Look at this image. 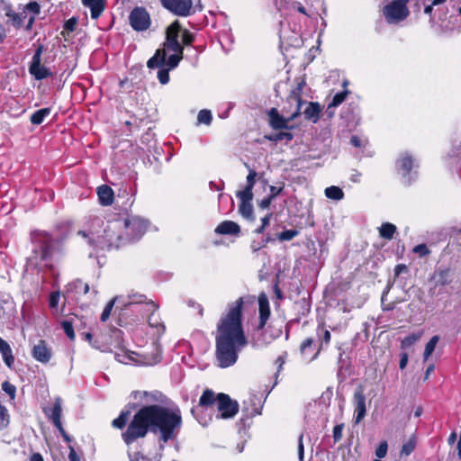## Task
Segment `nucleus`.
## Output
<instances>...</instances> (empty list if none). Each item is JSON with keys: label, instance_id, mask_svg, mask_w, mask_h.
Wrapping results in <instances>:
<instances>
[{"label": "nucleus", "instance_id": "b1692460", "mask_svg": "<svg viewBox=\"0 0 461 461\" xmlns=\"http://www.w3.org/2000/svg\"><path fill=\"white\" fill-rule=\"evenodd\" d=\"M321 112V107L319 103L311 102L307 104L306 108L303 110V113L304 118L308 121H312V122H317L320 118V113Z\"/></svg>", "mask_w": 461, "mask_h": 461}, {"label": "nucleus", "instance_id": "58836bf2", "mask_svg": "<svg viewBox=\"0 0 461 461\" xmlns=\"http://www.w3.org/2000/svg\"><path fill=\"white\" fill-rule=\"evenodd\" d=\"M239 211L244 218L253 219V206L251 203H240Z\"/></svg>", "mask_w": 461, "mask_h": 461}, {"label": "nucleus", "instance_id": "cd10ccee", "mask_svg": "<svg viewBox=\"0 0 461 461\" xmlns=\"http://www.w3.org/2000/svg\"><path fill=\"white\" fill-rule=\"evenodd\" d=\"M161 360V348L158 342L153 344V351L151 355L145 357L144 365L153 366L159 363Z\"/></svg>", "mask_w": 461, "mask_h": 461}, {"label": "nucleus", "instance_id": "c9c22d12", "mask_svg": "<svg viewBox=\"0 0 461 461\" xmlns=\"http://www.w3.org/2000/svg\"><path fill=\"white\" fill-rule=\"evenodd\" d=\"M438 340H439V337L438 335H435L426 344L424 353H423V358L425 361L429 359V357L431 356V354L435 350V348H436Z\"/></svg>", "mask_w": 461, "mask_h": 461}, {"label": "nucleus", "instance_id": "20e7f679", "mask_svg": "<svg viewBox=\"0 0 461 461\" xmlns=\"http://www.w3.org/2000/svg\"><path fill=\"white\" fill-rule=\"evenodd\" d=\"M180 31L181 27L177 22L168 26L164 47L157 50L147 62L149 68H158L157 77L162 85L168 83L169 71L176 68L183 59L184 48L178 41Z\"/></svg>", "mask_w": 461, "mask_h": 461}, {"label": "nucleus", "instance_id": "8fccbe9b", "mask_svg": "<svg viewBox=\"0 0 461 461\" xmlns=\"http://www.w3.org/2000/svg\"><path fill=\"white\" fill-rule=\"evenodd\" d=\"M2 389L12 399L15 397L16 388L14 384L9 382H4L2 384Z\"/></svg>", "mask_w": 461, "mask_h": 461}, {"label": "nucleus", "instance_id": "9d476101", "mask_svg": "<svg viewBox=\"0 0 461 461\" xmlns=\"http://www.w3.org/2000/svg\"><path fill=\"white\" fill-rule=\"evenodd\" d=\"M414 158L407 152L403 153L396 161V168L405 185H411L417 177Z\"/></svg>", "mask_w": 461, "mask_h": 461}, {"label": "nucleus", "instance_id": "1a4fd4ad", "mask_svg": "<svg viewBox=\"0 0 461 461\" xmlns=\"http://www.w3.org/2000/svg\"><path fill=\"white\" fill-rule=\"evenodd\" d=\"M386 22L390 24H397L405 20L410 12L407 7V0H393L383 10Z\"/></svg>", "mask_w": 461, "mask_h": 461}, {"label": "nucleus", "instance_id": "a18cd8bd", "mask_svg": "<svg viewBox=\"0 0 461 461\" xmlns=\"http://www.w3.org/2000/svg\"><path fill=\"white\" fill-rule=\"evenodd\" d=\"M298 235L295 230H286L278 234V240L281 241L291 240Z\"/></svg>", "mask_w": 461, "mask_h": 461}, {"label": "nucleus", "instance_id": "412c9836", "mask_svg": "<svg viewBox=\"0 0 461 461\" xmlns=\"http://www.w3.org/2000/svg\"><path fill=\"white\" fill-rule=\"evenodd\" d=\"M214 231L220 235L239 236L240 233V227L235 221H223L216 227Z\"/></svg>", "mask_w": 461, "mask_h": 461}, {"label": "nucleus", "instance_id": "774afa93", "mask_svg": "<svg viewBox=\"0 0 461 461\" xmlns=\"http://www.w3.org/2000/svg\"><path fill=\"white\" fill-rule=\"evenodd\" d=\"M69 454H68V459L70 461H79L80 460V457L76 453L75 449L73 447H69Z\"/></svg>", "mask_w": 461, "mask_h": 461}, {"label": "nucleus", "instance_id": "3c124183", "mask_svg": "<svg viewBox=\"0 0 461 461\" xmlns=\"http://www.w3.org/2000/svg\"><path fill=\"white\" fill-rule=\"evenodd\" d=\"M182 42L185 45H191L194 41V36L188 30H184L181 34Z\"/></svg>", "mask_w": 461, "mask_h": 461}, {"label": "nucleus", "instance_id": "f3484780", "mask_svg": "<svg viewBox=\"0 0 461 461\" xmlns=\"http://www.w3.org/2000/svg\"><path fill=\"white\" fill-rule=\"evenodd\" d=\"M258 312H259V321L258 324V330L260 331L265 329L267 321L270 316V307L267 296L265 294H261L258 296Z\"/></svg>", "mask_w": 461, "mask_h": 461}, {"label": "nucleus", "instance_id": "09e8293b", "mask_svg": "<svg viewBox=\"0 0 461 461\" xmlns=\"http://www.w3.org/2000/svg\"><path fill=\"white\" fill-rule=\"evenodd\" d=\"M60 293L59 291L52 292L49 298V305L51 309H55L59 305Z\"/></svg>", "mask_w": 461, "mask_h": 461}, {"label": "nucleus", "instance_id": "f8f14e48", "mask_svg": "<svg viewBox=\"0 0 461 461\" xmlns=\"http://www.w3.org/2000/svg\"><path fill=\"white\" fill-rule=\"evenodd\" d=\"M129 22L133 30L143 32L149 27L150 17L145 8L135 7L130 14Z\"/></svg>", "mask_w": 461, "mask_h": 461}, {"label": "nucleus", "instance_id": "a19ab883", "mask_svg": "<svg viewBox=\"0 0 461 461\" xmlns=\"http://www.w3.org/2000/svg\"><path fill=\"white\" fill-rule=\"evenodd\" d=\"M129 411H122L118 418L114 419L112 422L114 428L122 429L125 427L128 420Z\"/></svg>", "mask_w": 461, "mask_h": 461}, {"label": "nucleus", "instance_id": "4d7b16f0", "mask_svg": "<svg viewBox=\"0 0 461 461\" xmlns=\"http://www.w3.org/2000/svg\"><path fill=\"white\" fill-rule=\"evenodd\" d=\"M44 50V47L42 44H39L36 48V50L32 58L31 62H41V55Z\"/></svg>", "mask_w": 461, "mask_h": 461}, {"label": "nucleus", "instance_id": "423d86ee", "mask_svg": "<svg viewBox=\"0 0 461 461\" xmlns=\"http://www.w3.org/2000/svg\"><path fill=\"white\" fill-rule=\"evenodd\" d=\"M64 239L56 231L39 233L35 240L39 246L41 259L47 262L60 253Z\"/></svg>", "mask_w": 461, "mask_h": 461}, {"label": "nucleus", "instance_id": "bb28decb", "mask_svg": "<svg viewBox=\"0 0 461 461\" xmlns=\"http://www.w3.org/2000/svg\"><path fill=\"white\" fill-rule=\"evenodd\" d=\"M148 320V323L149 327L156 330V333L158 337H160L162 334H164L166 327L165 325L160 321V318L158 315H156L154 313H148V316L146 317Z\"/></svg>", "mask_w": 461, "mask_h": 461}, {"label": "nucleus", "instance_id": "0eeeda50", "mask_svg": "<svg viewBox=\"0 0 461 461\" xmlns=\"http://www.w3.org/2000/svg\"><path fill=\"white\" fill-rule=\"evenodd\" d=\"M122 218L125 223L123 228L125 243L127 244L139 240L146 232L149 226V221L136 215H127Z\"/></svg>", "mask_w": 461, "mask_h": 461}, {"label": "nucleus", "instance_id": "e433bc0d", "mask_svg": "<svg viewBox=\"0 0 461 461\" xmlns=\"http://www.w3.org/2000/svg\"><path fill=\"white\" fill-rule=\"evenodd\" d=\"M348 93V90H344L342 92L337 93L333 96L332 101L328 105V110L334 109L337 106H339L340 104H342L344 102V100L346 99Z\"/></svg>", "mask_w": 461, "mask_h": 461}, {"label": "nucleus", "instance_id": "864d4df0", "mask_svg": "<svg viewBox=\"0 0 461 461\" xmlns=\"http://www.w3.org/2000/svg\"><path fill=\"white\" fill-rule=\"evenodd\" d=\"M72 285L77 290V292H79L80 290H82L84 294H87L90 289L88 284H85L81 280H76L72 284Z\"/></svg>", "mask_w": 461, "mask_h": 461}, {"label": "nucleus", "instance_id": "7c9ffc66", "mask_svg": "<svg viewBox=\"0 0 461 461\" xmlns=\"http://www.w3.org/2000/svg\"><path fill=\"white\" fill-rule=\"evenodd\" d=\"M50 114V108H42L37 110L31 115V122L34 125H40L44 119Z\"/></svg>", "mask_w": 461, "mask_h": 461}, {"label": "nucleus", "instance_id": "dca6fc26", "mask_svg": "<svg viewBox=\"0 0 461 461\" xmlns=\"http://www.w3.org/2000/svg\"><path fill=\"white\" fill-rule=\"evenodd\" d=\"M32 355L38 362L47 364L52 357V352L51 348L48 347L46 341L41 339L33 346Z\"/></svg>", "mask_w": 461, "mask_h": 461}, {"label": "nucleus", "instance_id": "6ab92c4d", "mask_svg": "<svg viewBox=\"0 0 461 461\" xmlns=\"http://www.w3.org/2000/svg\"><path fill=\"white\" fill-rule=\"evenodd\" d=\"M268 116L270 125L275 130L288 128V122L293 120L290 119V115L287 118L280 115L276 108H271L268 112Z\"/></svg>", "mask_w": 461, "mask_h": 461}, {"label": "nucleus", "instance_id": "69168bd1", "mask_svg": "<svg viewBox=\"0 0 461 461\" xmlns=\"http://www.w3.org/2000/svg\"><path fill=\"white\" fill-rule=\"evenodd\" d=\"M283 190V187H276L274 185L270 186V194L268 195L270 199H275Z\"/></svg>", "mask_w": 461, "mask_h": 461}, {"label": "nucleus", "instance_id": "4468645a", "mask_svg": "<svg viewBox=\"0 0 461 461\" xmlns=\"http://www.w3.org/2000/svg\"><path fill=\"white\" fill-rule=\"evenodd\" d=\"M305 86V81L301 80L297 83V86L291 91L289 96L287 97L288 102L291 104L295 105V109L290 114V119H295L302 112L303 104H306V102L302 100V93Z\"/></svg>", "mask_w": 461, "mask_h": 461}, {"label": "nucleus", "instance_id": "9b49d317", "mask_svg": "<svg viewBox=\"0 0 461 461\" xmlns=\"http://www.w3.org/2000/svg\"><path fill=\"white\" fill-rule=\"evenodd\" d=\"M217 408L219 415L217 418L230 419L234 417L239 411L237 402L232 401L229 395L225 393H219L217 395Z\"/></svg>", "mask_w": 461, "mask_h": 461}, {"label": "nucleus", "instance_id": "79ce46f5", "mask_svg": "<svg viewBox=\"0 0 461 461\" xmlns=\"http://www.w3.org/2000/svg\"><path fill=\"white\" fill-rule=\"evenodd\" d=\"M119 299H120V297L116 296V297L113 298V299H112V300H111V301L106 304V306L104 307V311H103V312H102V314H101V317H100V319H101V321H104H104H106L109 319V317H110V315H111V312H112V310H113V307L114 303H115Z\"/></svg>", "mask_w": 461, "mask_h": 461}, {"label": "nucleus", "instance_id": "4c0bfd02", "mask_svg": "<svg viewBox=\"0 0 461 461\" xmlns=\"http://www.w3.org/2000/svg\"><path fill=\"white\" fill-rule=\"evenodd\" d=\"M252 189L246 186L243 190L237 192L236 195L240 200V203H251L253 199Z\"/></svg>", "mask_w": 461, "mask_h": 461}, {"label": "nucleus", "instance_id": "052dcab7", "mask_svg": "<svg viewBox=\"0 0 461 461\" xmlns=\"http://www.w3.org/2000/svg\"><path fill=\"white\" fill-rule=\"evenodd\" d=\"M267 243V240H262L261 241H256V240H253L251 245H250V248L253 251H258L260 249H262L263 247H265Z\"/></svg>", "mask_w": 461, "mask_h": 461}, {"label": "nucleus", "instance_id": "2f4dec72", "mask_svg": "<svg viewBox=\"0 0 461 461\" xmlns=\"http://www.w3.org/2000/svg\"><path fill=\"white\" fill-rule=\"evenodd\" d=\"M422 334H423V331H419V332L411 333V334L408 335L401 341V348L406 349V348H411L412 345H414L417 341L420 340Z\"/></svg>", "mask_w": 461, "mask_h": 461}, {"label": "nucleus", "instance_id": "7ed1b4c3", "mask_svg": "<svg viewBox=\"0 0 461 461\" xmlns=\"http://www.w3.org/2000/svg\"><path fill=\"white\" fill-rule=\"evenodd\" d=\"M125 223L122 217L104 222L101 218L91 220L87 230H79L77 234L84 238L95 249H118L125 245L123 228Z\"/></svg>", "mask_w": 461, "mask_h": 461}, {"label": "nucleus", "instance_id": "4be33fe9", "mask_svg": "<svg viewBox=\"0 0 461 461\" xmlns=\"http://www.w3.org/2000/svg\"><path fill=\"white\" fill-rule=\"evenodd\" d=\"M61 399L59 397H57L51 408L44 409V413L48 416V418L52 421L54 425H59V422H61Z\"/></svg>", "mask_w": 461, "mask_h": 461}, {"label": "nucleus", "instance_id": "6e6552de", "mask_svg": "<svg viewBox=\"0 0 461 461\" xmlns=\"http://www.w3.org/2000/svg\"><path fill=\"white\" fill-rule=\"evenodd\" d=\"M162 5L176 15L186 17L203 9L201 0H160Z\"/></svg>", "mask_w": 461, "mask_h": 461}, {"label": "nucleus", "instance_id": "39448f33", "mask_svg": "<svg viewBox=\"0 0 461 461\" xmlns=\"http://www.w3.org/2000/svg\"><path fill=\"white\" fill-rule=\"evenodd\" d=\"M158 306L151 300H147L144 294H131L128 301L123 303V307L119 315L120 325H132L142 322L148 313L157 312Z\"/></svg>", "mask_w": 461, "mask_h": 461}, {"label": "nucleus", "instance_id": "0e129e2a", "mask_svg": "<svg viewBox=\"0 0 461 461\" xmlns=\"http://www.w3.org/2000/svg\"><path fill=\"white\" fill-rule=\"evenodd\" d=\"M294 138L293 134L290 132H280L276 134V140H285L286 141L292 140Z\"/></svg>", "mask_w": 461, "mask_h": 461}, {"label": "nucleus", "instance_id": "5fc2aeb1", "mask_svg": "<svg viewBox=\"0 0 461 461\" xmlns=\"http://www.w3.org/2000/svg\"><path fill=\"white\" fill-rule=\"evenodd\" d=\"M413 252L424 257L429 255L430 251L425 244H419L413 248Z\"/></svg>", "mask_w": 461, "mask_h": 461}, {"label": "nucleus", "instance_id": "a211bd4d", "mask_svg": "<svg viewBox=\"0 0 461 461\" xmlns=\"http://www.w3.org/2000/svg\"><path fill=\"white\" fill-rule=\"evenodd\" d=\"M280 334V330H278L275 335L268 336L267 330H265L264 329L260 331L257 329L252 337V347L264 348L270 344L275 339L278 338Z\"/></svg>", "mask_w": 461, "mask_h": 461}, {"label": "nucleus", "instance_id": "5701e85b", "mask_svg": "<svg viewBox=\"0 0 461 461\" xmlns=\"http://www.w3.org/2000/svg\"><path fill=\"white\" fill-rule=\"evenodd\" d=\"M84 6L90 9L91 18L97 19L104 10V0H81Z\"/></svg>", "mask_w": 461, "mask_h": 461}, {"label": "nucleus", "instance_id": "e2e57ef3", "mask_svg": "<svg viewBox=\"0 0 461 461\" xmlns=\"http://www.w3.org/2000/svg\"><path fill=\"white\" fill-rule=\"evenodd\" d=\"M129 458L131 461H149L147 457H145L139 452H135L132 454L130 453Z\"/></svg>", "mask_w": 461, "mask_h": 461}, {"label": "nucleus", "instance_id": "393cba45", "mask_svg": "<svg viewBox=\"0 0 461 461\" xmlns=\"http://www.w3.org/2000/svg\"><path fill=\"white\" fill-rule=\"evenodd\" d=\"M97 195L100 203L104 206L111 205L113 202V191L106 185H103L97 188Z\"/></svg>", "mask_w": 461, "mask_h": 461}, {"label": "nucleus", "instance_id": "49530a36", "mask_svg": "<svg viewBox=\"0 0 461 461\" xmlns=\"http://www.w3.org/2000/svg\"><path fill=\"white\" fill-rule=\"evenodd\" d=\"M61 326H62V329H63L65 334L70 339H75V332H74V328H73L72 323L70 321H62Z\"/></svg>", "mask_w": 461, "mask_h": 461}, {"label": "nucleus", "instance_id": "f257e3e1", "mask_svg": "<svg viewBox=\"0 0 461 461\" xmlns=\"http://www.w3.org/2000/svg\"><path fill=\"white\" fill-rule=\"evenodd\" d=\"M146 398L145 406L133 416L122 437L126 445L144 438L149 431L158 434L164 443L174 440L178 436L182 424V413L178 406H164L166 396L160 392H142Z\"/></svg>", "mask_w": 461, "mask_h": 461}, {"label": "nucleus", "instance_id": "aec40b11", "mask_svg": "<svg viewBox=\"0 0 461 461\" xmlns=\"http://www.w3.org/2000/svg\"><path fill=\"white\" fill-rule=\"evenodd\" d=\"M29 73L36 80H43L53 76L50 68L42 66L41 62H31L29 66Z\"/></svg>", "mask_w": 461, "mask_h": 461}, {"label": "nucleus", "instance_id": "37998d69", "mask_svg": "<svg viewBox=\"0 0 461 461\" xmlns=\"http://www.w3.org/2000/svg\"><path fill=\"white\" fill-rule=\"evenodd\" d=\"M314 349V342L312 338H308L303 341L300 347V351L303 355L312 353Z\"/></svg>", "mask_w": 461, "mask_h": 461}, {"label": "nucleus", "instance_id": "c85d7f7f", "mask_svg": "<svg viewBox=\"0 0 461 461\" xmlns=\"http://www.w3.org/2000/svg\"><path fill=\"white\" fill-rule=\"evenodd\" d=\"M5 16L9 18L13 25L16 28H20L23 25V19L25 18L24 13L17 14L11 6L6 8Z\"/></svg>", "mask_w": 461, "mask_h": 461}, {"label": "nucleus", "instance_id": "f03ea898", "mask_svg": "<svg viewBox=\"0 0 461 461\" xmlns=\"http://www.w3.org/2000/svg\"><path fill=\"white\" fill-rule=\"evenodd\" d=\"M244 297H240L228 305V312L217 324L215 338V357L218 366L227 368L233 366L240 351L248 345V339L242 327V307Z\"/></svg>", "mask_w": 461, "mask_h": 461}, {"label": "nucleus", "instance_id": "2eb2a0df", "mask_svg": "<svg viewBox=\"0 0 461 461\" xmlns=\"http://www.w3.org/2000/svg\"><path fill=\"white\" fill-rule=\"evenodd\" d=\"M430 281L433 283V286L431 287V290L437 289L438 287H443V286L450 285L453 281L451 270L447 267L437 268L433 272V274L430 277Z\"/></svg>", "mask_w": 461, "mask_h": 461}, {"label": "nucleus", "instance_id": "bf43d9fd", "mask_svg": "<svg viewBox=\"0 0 461 461\" xmlns=\"http://www.w3.org/2000/svg\"><path fill=\"white\" fill-rule=\"evenodd\" d=\"M303 435L301 434L298 438V457L300 461L304 460V447L303 443Z\"/></svg>", "mask_w": 461, "mask_h": 461}, {"label": "nucleus", "instance_id": "ea45409f", "mask_svg": "<svg viewBox=\"0 0 461 461\" xmlns=\"http://www.w3.org/2000/svg\"><path fill=\"white\" fill-rule=\"evenodd\" d=\"M212 120V113L209 110H201L197 115L198 123L209 125Z\"/></svg>", "mask_w": 461, "mask_h": 461}, {"label": "nucleus", "instance_id": "c756f323", "mask_svg": "<svg viewBox=\"0 0 461 461\" xmlns=\"http://www.w3.org/2000/svg\"><path fill=\"white\" fill-rule=\"evenodd\" d=\"M396 226L390 222H384L379 228V235L383 239L392 240L396 232Z\"/></svg>", "mask_w": 461, "mask_h": 461}, {"label": "nucleus", "instance_id": "473e14b6", "mask_svg": "<svg viewBox=\"0 0 461 461\" xmlns=\"http://www.w3.org/2000/svg\"><path fill=\"white\" fill-rule=\"evenodd\" d=\"M325 195L329 199L340 201L344 197V193L339 186L331 185L325 189Z\"/></svg>", "mask_w": 461, "mask_h": 461}, {"label": "nucleus", "instance_id": "de8ad7c7", "mask_svg": "<svg viewBox=\"0 0 461 461\" xmlns=\"http://www.w3.org/2000/svg\"><path fill=\"white\" fill-rule=\"evenodd\" d=\"M24 10L32 13V16H36L41 13V5L35 1H31L25 5Z\"/></svg>", "mask_w": 461, "mask_h": 461}, {"label": "nucleus", "instance_id": "ddd939ff", "mask_svg": "<svg viewBox=\"0 0 461 461\" xmlns=\"http://www.w3.org/2000/svg\"><path fill=\"white\" fill-rule=\"evenodd\" d=\"M353 404L355 408V423H360L366 415V397L363 386L356 388L353 394Z\"/></svg>", "mask_w": 461, "mask_h": 461}, {"label": "nucleus", "instance_id": "72a5a7b5", "mask_svg": "<svg viewBox=\"0 0 461 461\" xmlns=\"http://www.w3.org/2000/svg\"><path fill=\"white\" fill-rule=\"evenodd\" d=\"M417 445V438L415 435L410 437V438L402 445L401 454L404 456H410L415 449Z\"/></svg>", "mask_w": 461, "mask_h": 461}, {"label": "nucleus", "instance_id": "c03bdc74", "mask_svg": "<svg viewBox=\"0 0 461 461\" xmlns=\"http://www.w3.org/2000/svg\"><path fill=\"white\" fill-rule=\"evenodd\" d=\"M9 424L7 409L0 403V429H5Z\"/></svg>", "mask_w": 461, "mask_h": 461}, {"label": "nucleus", "instance_id": "6e6d98bb", "mask_svg": "<svg viewBox=\"0 0 461 461\" xmlns=\"http://www.w3.org/2000/svg\"><path fill=\"white\" fill-rule=\"evenodd\" d=\"M257 172L254 169L249 170V175L247 176V187L253 188L256 183Z\"/></svg>", "mask_w": 461, "mask_h": 461}, {"label": "nucleus", "instance_id": "603ef678", "mask_svg": "<svg viewBox=\"0 0 461 461\" xmlns=\"http://www.w3.org/2000/svg\"><path fill=\"white\" fill-rule=\"evenodd\" d=\"M388 449V445L386 441H383L379 444L378 447L375 450V456L378 458H383L386 456Z\"/></svg>", "mask_w": 461, "mask_h": 461}, {"label": "nucleus", "instance_id": "13d9d810", "mask_svg": "<svg viewBox=\"0 0 461 461\" xmlns=\"http://www.w3.org/2000/svg\"><path fill=\"white\" fill-rule=\"evenodd\" d=\"M343 424L336 425L333 428V438L335 442H339L342 438Z\"/></svg>", "mask_w": 461, "mask_h": 461}, {"label": "nucleus", "instance_id": "680f3d73", "mask_svg": "<svg viewBox=\"0 0 461 461\" xmlns=\"http://www.w3.org/2000/svg\"><path fill=\"white\" fill-rule=\"evenodd\" d=\"M77 23V19L72 17L65 23L64 28L69 32H73L76 29Z\"/></svg>", "mask_w": 461, "mask_h": 461}, {"label": "nucleus", "instance_id": "338daca9", "mask_svg": "<svg viewBox=\"0 0 461 461\" xmlns=\"http://www.w3.org/2000/svg\"><path fill=\"white\" fill-rule=\"evenodd\" d=\"M350 143L354 146V147H357V148H359V147H362L363 146V142H362V140L354 135L351 137L350 139Z\"/></svg>", "mask_w": 461, "mask_h": 461}, {"label": "nucleus", "instance_id": "a878e982", "mask_svg": "<svg viewBox=\"0 0 461 461\" xmlns=\"http://www.w3.org/2000/svg\"><path fill=\"white\" fill-rule=\"evenodd\" d=\"M0 353L2 355L5 364L8 367H12L14 363V357L13 355L10 345L0 337Z\"/></svg>", "mask_w": 461, "mask_h": 461}, {"label": "nucleus", "instance_id": "f704fd0d", "mask_svg": "<svg viewBox=\"0 0 461 461\" xmlns=\"http://www.w3.org/2000/svg\"><path fill=\"white\" fill-rule=\"evenodd\" d=\"M215 401H217V397H215L214 393L211 390H205L200 397L199 404L201 406H210Z\"/></svg>", "mask_w": 461, "mask_h": 461}]
</instances>
